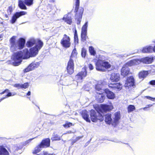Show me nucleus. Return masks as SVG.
Segmentation results:
<instances>
[{
    "instance_id": "obj_1",
    "label": "nucleus",
    "mask_w": 155,
    "mask_h": 155,
    "mask_svg": "<svg viewBox=\"0 0 155 155\" xmlns=\"http://www.w3.org/2000/svg\"><path fill=\"white\" fill-rule=\"evenodd\" d=\"M38 41V43L35 46L30 49V52L26 49L23 50V52L20 51L15 53L13 55V64L15 66L19 65L22 61V58L23 59H28L30 57H34L37 55L43 45V43L41 40Z\"/></svg>"
},
{
    "instance_id": "obj_2",
    "label": "nucleus",
    "mask_w": 155,
    "mask_h": 155,
    "mask_svg": "<svg viewBox=\"0 0 155 155\" xmlns=\"http://www.w3.org/2000/svg\"><path fill=\"white\" fill-rule=\"evenodd\" d=\"M16 37L12 36L10 39V48L11 50L14 51L19 49H22L25 43V40L23 38H20L18 42H15Z\"/></svg>"
},
{
    "instance_id": "obj_3",
    "label": "nucleus",
    "mask_w": 155,
    "mask_h": 155,
    "mask_svg": "<svg viewBox=\"0 0 155 155\" xmlns=\"http://www.w3.org/2000/svg\"><path fill=\"white\" fill-rule=\"evenodd\" d=\"M120 113L116 112L114 113V116L111 118V114L108 113L105 115V122L108 124H111L114 126L118 124L119 120L120 119Z\"/></svg>"
},
{
    "instance_id": "obj_4",
    "label": "nucleus",
    "mask_w": 155,
    "mask_h": 155,
    "mask_svg": "<svg viewBox=\"0 0 155 155\" xmlns=\"http://www.w3.org/2000/svg\"><path fill=\"white\" fill-rule=\"evenodd\" d=\"M77 52L75 48L73 50L71 54L70 59L68 63L67 71L69 74H72L74 72V64L72 58H76Z\"/></svg>"
},
{
    "instance_id": "obj_5",
    "label": "nucleus",
    "mask_w": 155,
    "mask_h": 155,
    "mask_svg": "<svg viewBox=\"0 0 155 155\" xmlns=\"http://www.w3.org/2000/svg\"><path fill=\"white\" fill-rule=\"evenodd\" d=\"M96 69L99 71H104V68L106 69L109 68L111 67V64L107 61L101 59V58L98 60L96 63Z\"/></svg>"
},
{
    "instance_id": "obj_6",
    "label": "nucleus",
    "mask_w": 155,
    "mask_h": 155,
    "mask_svg": "<svg viewBox=\"0 0 155 155\" xmlns=\"http://www.w3.org/2000/svg\"><path fill=\"white\" fill-rule=\"evenodd\" d=\"M60 43L62 46L64 48H69L71 45L70 37L66 34H64L61 40Z\"/></svg>"
},
{
    "instance_id": "obj_7",
    "label": "nucleus",
    "mask_w": 155,
    "mask_h": 155,
    "mask_svg": "<svg viewBox=\"0 0 155 155\" xmlns=\"http://www.w3.org/2000/svg\"><path fill=\"white\" fill-rule=\"evenodd\" d=\"M87 75V71L86 68L85 67L82 68V71L78 73L75 77V79L78 81H80L84 77H86Z\"/></svg>"
},
{
    "instance_id": "obj_8",
    "label": "nucleus",
    "mask_w": 155,
    "mask_h": 155,
    "mask_svg": "<svg viewBox=\"0 0 155 155\" xmlns=\"http://www.w3.org/2000/svg\"><path fill=\"white\" fill-rule=\"evenodd\" d=\"M27 13L25 12L21 11L20 12H16L14 14L12 17L10 22L12 24H14L17 19L21 16L25 15Z\"/></svg>"
},
{
    "instance_id": "obj_9",
    "label": "nucleus",
    "mask_w": 155,
    "mask_h": 155,
    "mask_svg": "<svg viewBox=\"0 0 155 155\" xmlns=\"http://www.w3.org/2000/svg\"><path fill=\"white\" fill-rule=\"evenodd\" d=\"M120 79V76L119 74L113 73L111 74L110 81L111 82H116L119 81Z\"/></svg>"
},
{
    "instance_id": "obj_10",
    "label": "nucleus",
    "mask_w": 155,
    "mask_h": 155,
    "mask_svg": "<svg viewBox=\"0 0 155 155\" xmlns=\"http://www.w3.org/2000/svg\"><path fill=\"white\" fill-rule=\"evenodd\" d=\"M134 85V79L132 76L128 77L126 81L124 86L129 88L130 87L133 86Z\"/></svg>"
},
{
    "instance_id": "obj_11",
    "label": "nucleus",
    "mask_w": 155,
    "mask_h": 155,
    "mask_svg": "<svg viewBox=\"0 0 155 155\" xmlns=\"http://www.w3.org/2000/svg\"><path fill=\"white\" fill-rule=\"evenodd\" d=\"M113 106L111 103L110 105L106 104L101 105V111L102 113L103 112H106V111L111 110L113 109Z\"/></svg>"
},
{
    "instance_id": "obj_12",
    "label": "nucleus",
    "mask_w": 155,
    "mask_h": 155,
    "mask_svg": "<svg viewBox=\"0 0 155 155\" xmlns=\"http://www.w3.org/2000/svg\"><path fill=\"white\" fill-rule=\"evenodd\" d=\"M99 115V113H96L94 110H91V120L93 122H96L97 121V115Z\"/></svg>"
},
{
    "instance_id": "obj_13",
    "label": "nucleus",
    "mask_w": 155,
    "mask_h": 155,
    "mask_svg": "<svg viewBox=\"0 0 155 155\" xmlns=\"http://www.w3.org/2000/svg\"><path fill=\"white\" fill-rule=\"evenodd\" d=\"M140 63L139 59H135L131 60L128 62L124 65L127 67H131L132 66L137 65Z\"/></svg>"
},
{
    "instance_id": "obj_14",
    "label": "nucleus",
    "mask_w": 155,
    "mask_h": 155,
    "mask_svg": "<svg viewBox=\"0 0 155 155\" xmlns=\"http://www.w3.org/2000/svg\"><path fill=\"white\" fill-rule=\"evenodd\" d=\"M121 75L124 77L130 73V69L124 65L122 68L121 71Z\"/></svg>"
},
{
    "instance_id": "obj_15",
    "label": "nucleus",
    "mask_w": 155,
    "mask_h": 155,
    "mask_svg": "<svg viewBox=\"0 0 155 155\" xmlns=\"http://www.w3.org/2000/svg\"><path fill=\"white\" fill-rule=\"evenodd\" d=\"M39 40H35L34 38H32L30 39L27 42L26 45L27 47H30L38 43V41Z\"/></svg>"
},
{
    "instance_id": "obj_16",
    "label": "nucleus",
    "mask_w": 155,
    "mask_h": 155,
    "mask_svg": "<svg viewBox=\"0 0 155 155\" xmlns=\"http://www.w3.org/2000/svg\"><path fill=\"white\" fill-rule=\"evenodd\" d=\"M108 86L110 88L114 89H117V90H120L122 88V85L120 83L116 84H110Z\"/></svg>"
},
{
    "instance_id": "obj_17",
    "label": "nucleus",
    "mask_w": 155,
    "mask_h": 155,
    "mask_svg": "<svg viewBox=\"0 0 155 155\" xmlns=\"http://www.w3.org/2000/svg\"><path fill=\"white\" fill-rule=\"evenodd\" d=\"M104 92H97L98 95L96 96V99L97 101L100 102L102 103L104 101L105 98L104 94H103Z\"/></svg>"
},
{
    "instance_id": "obj_18",
    "label": "nucleus",
    "mask_w": 155,
    "mask_h": 155,
    "mask_svg": "<svg viewBox=\"0 0 155 155\" xmlns=\"http://www.w3.org/2000/svg\"><path fill=\"white\" fill-rule=\"evenodd\" d=\"M106 93L107 97L109 99H113L115 97L114 93L110 91L109 89H106L104 90V91Z\"/></svg>"
},
{
    "instance_id": "obj_19",
    "label": "nucleus",
    "mask_w": 155,
    "mask_h": 155,
    "mask_svg": "<svg viewBox=\"0 0 155 155\" xmlns=\"http://www.w3.org/2000/svg\"><path fill=\"white\" fill-rule=\"evenodd\" d=\"M104 84L101 81H99L97 84L96 85L95 89L98 91H100L101 92H104V90L103 87Z\"/></svg>"
},
{
    "instance_id": "obj_20",
    "label": "nucleus",
    "mask_w": 155,
    "mask_h": 155,
    "mask_svg": "<svg viewBox=\"0 0 155 155\" xmlns=\"http://www.w3.org/2000/svg\"><path fill=\"white\" fill-rule=\"evenodd\" d=\"M50 144V140L47 138L43 140L41 143L40 146L42 148L46 147H49Z\"/></svg>"
},
{
    "instance_id": "obj_21",
    "label": "nucleus",
    "mask_w": 155,
    "mask_h": 155,
    "mask_svg": "<svg viewBox=\"0 0 155 155\" xmlns=\"http://www.w3.org/2000/svg\"><path fill=\"white\" fill-rule=\"evenodd\" d=\"M81 115L83 119L87 122H90V120L89 117L88 113L86 110H83L81 112Z\"/></svg>"
},
{
    "instance_id": "obj_22",
    "label": "nucleus",
    "mask_w": 155,
    "mask_h": 155,
    "mask_svg": "<svg viewBox=\"0 0 155 155\" xmlns=\"http://www.w3.org/2000/svg\"><path fill=\"white\" fill-rule=\"evenodd\" d=\"M139 60L140 61V63L141 62H142L145 64H149L152 62L153 59L151 58L146 57L143 58H142L140 60Z\"/></svg>"
},
{
    "instance_id": "obj_23",
    "label": "nucleus",
    "mask_w": 155,
    "mask_h": 155,
    "mask_svg": "<svg viewBox=\"0 0 155 155\" xmlns=\"http://www.w3.org/2000/svg\"><path fill=\"white\" fill-rule=\"evenodd\" d=\"M150 71H143L140 72L139 73V77L140 78L143 79L146 77Z\"/></svg>"
},
{
    "instance_id": "obj_24",
    "label": "nucleus",
    "mask_w": 155,
    "mask_h": 155,
    "mask_svg": "<svg viewBox=\"0 0 155 155\" xmlns=\"http://www.w3.org/2000/svg\"><path fill=\"white\" fill-rule=\"evenodd\" d=\"M142 51L144 53L151 52H152V47L151 46H146L143 48Z\"/></svg>"
},
{
    "instance_id": "obj_25",
    "label": "nucleus",
    "mask_w": 155,
    "mask_h": 155,
    "mask_svg": "<svg viewBox=\"0 0 155 155\" xmlns=\"http://www.w3.org/2000/svg\"><path fill=\"white\" fill-rule=\"evenodd\" d=\"M8 152L3 146H0V155H8Z\"/></svg>"
},
{
    "instance_id": "obj_26",
    "label": "nucleus",
    "mask_w": 155,
    "mask_h": 155,
    "mask_svg": "<svg viewBox=\"0 0 155 155\" xmlns=\"http://www.w3.org/2000/svg\"><path fill=\"white\" fill-rule=\"evenodd\" d=\"M63 20L66 22L68 24H71L72 22V19L71 17L64 15L63 19Z\"/></svg>"
},
{
    "instance_id": "obj_27",
    "label": "nucleus",
    "mask_w": 155,
    "mask_h": 155,
    "mask_svg": "<svg viewBox=\"0 0 155 155\" xmlns=\"http://www.w3.org/2000/svg\"><path fill=\"white\" fill-rule=\"evenodd\" d=\"M24 3V1L19 0L18 1V5L19 7L21 9H26L27 7Z\"/></svg>"
},
{
    "instance_id": "obj_28",
    "label": "nucleus",
    "mask_w": 155,
    "mask_h": 155,
    "mask_svg": "<svg viewBox=\"0 0 155 155\" xmlns=\"http://www.w3.org/2000/svg\"><path fill=\"white\" fill-rule=\"evenodd\" d=\"M75 12L76 13V17L78 14V10L79 8V4H80V1L79 0H75Z\"/></svg>"
},
{
    "instance_id": "obj_29",
    "label": "nucleus",
    "mask_w": 155,
    "mask_h": 155,
    "mask_svg": "<svg viewBox=\"0 0 155 155\" xmlns=\"http://www.w3.org/2000/svg\"><path fill=\"white\" fill-rule=\"evenodd\" d=\"M83 11L84 9L82 8H81L80 9V12L79 13V18H79L78 19V21L77 22V24L78 25H79L80 23L82 17V15L83 13Z\"/></svg>"
},
{
    "instance_id": "obj_30",
    "label": "nucleus",
    "mask_w": 155,
    "mask_h": 155,
    "mask_svg": "<svg viewBox=\"0 0 155 155\" xmlns=\"http://www.w3.org/2000/svg\"><path fill=\"white\" fill-rule=\"evenodd\" d=\"M51 139L53 140H58L61 139V137L57 134H54L52 135Z\"/></svg>"
},
{
    "instance_id": "obj_31",
    "label": "nucleus",
    "mask_w": 155,
    "mask_h": 155,
    "mask_svg": "<svg viewBox=\"0 0 155 155\" xmlns=\"http://www.w3.org/2000/svg\"><path fill=\"white\" fill-rule=\"evenodd\" d=\"M24 3L27 6H30L33 4V0H24Z\"/></svg>"
},
{
    "instance_id": "obj_32",
    "label": "nucleus",
    "mask_w": 155,
    "mask_h": 155,
    "mask_svg": "<svg viewBox=\"0 0 155 155\" xmlns=\"http://www.w3.org/2000/svg\"><path fill=\"white\" fill-rule=\"evenodd\" d=\"M42 148V147H41L40 144L35 148V150L33 152V153L35 154L39 152L41 150V148Z\"/></svg>"
},
{
    "instance_id": "obj_33",
    "label": "nucleus",
    "mask_w": 155,
    "mask_h": 155,
    "mask_svg": "<svg viewBox=\"0 0 155 155\" xmlns=\"http://www.w3.org/2000/svg\"><path fill=\"white\" fill-rule=\"evenodd\" d=\"M89 52L91 55H95L96 54V52L93 47L91 46L89 47Z\"/></svg>"
},
{
    "instance_id": "obj_34",
    "label": "nucleus",
    "mask_w": 155,
    "mask_h": 155,
    "mask_svg": "<svg viewBox=\"0 0 155 155\" xmlns=\"http://www.w3.org/2000/svg\"><path fill=\"white\" fill-rule=\"evenodd\" d=\"M135 109V108L134 105H129L128 106L127 108L128 112V113L130 112L133 111Z\"/></svg>"
},
{
    "instance_id": "obj_35",
    "label": "nucleus",
    "mask_w": 155,
    "mask_h": 155,
    "mask_svg": "<svg viewBox=\"0 0 155 155\" xmlns=\"http://www.w3.org/2000/svg\"><path fill=\"white\" fill-rule=\"evenodd\" d=\"M88 26V22H86L82 27L81 31H87Z\"/></svg>"
},
{
    "instance_id": "obj_36",
    "label": "nucleus",
    "mask_w": 155,
    "mask_h": 155,
    "mask_svg": "<svg viewBox=\"0 0 155 155\" xmlns=\"http://www.w3.org/2000/svg\"><path fill=\"white\" fill-rule=\"evenodd\" d=\"M30 65L31 67L32 70L37 67L38 66V63H32L30 64Z\"/></svg>"
},
{
    "instance_id": "obj_37",
    "label": "nucleus",
    "mask_w": 155,
    "mask_h": 155,
    "mask_svg": "<svg viewBox=\"0 0 155 155\" xmlns=\"http://www.w3.org/2000/svg\"><path fill=\"white\" fill-rule=\"evenodd\" d=\"M103 116L104 115L101 114L99 113V115H97V120H99L101 121H102L104 120Z\"/></svg>"
},
{
    "instance_id": "obj_38",
    "label": "nucleus",
    "mask_w": 155,
    "mask_h": 155,
    "mask_svg": "<svg viewBox=\"0 0 155 155\" xmlns=\"http://www.w3.org/2000/svg\"><path fill=\"white\" fill-rule=\"evenodd\" d=\"M31 71H32V69L30 64L24 70V72L26 73Z\"/></svg>"
},
{
    "instance_id": "obj_39",
    "label": "nucleus",
    "mask_w": 155,
    "mask_h": 155,
    "mask_svg": "<svg viewBox=\"0 0 155 155\" xmlns=\"http://www.w3.org/2000/svg\"><path fill=\"white\" fill-rule=\"evenodd\" d=\"M72 125V124L71 123L67 122L64 124L63 125V126L65 127H69Z\"/></svg>"
},
{
    "instance_id": "obj_40",
    "label": "nucleus",
    "mask_w": 155,
    "mask_h": 155,
    "mask_svg": "<svg viewBox=\"0 0 155 155\" xmlns=\"http://www.w3.org/2000/svg\"><path fill=\"white\" fill-rule=\"evenodd\" d=\"M13 11V8L12 6H9L8 7L7 10V13L8 15H9L11 14L12 11Z\"/></svg>"
},
{
    "instance_id": "obj_41",
    "label": "nucleus",
    "mask_w": 155,
    "mask_h": 155,
    "mask_svg": "<svg viewBox=\"0 0 155 155\" xmlns=\"http://www.w3.org/2000/svg\"><path fill=\"white\" fill-rule=\"evenodd\" d=\"M21 88L25 89L27 88L28 86V83H25L24 84H21Z\"/></svg>"
},
{
    "instance_id": "obj_42",
    "label": "nucleus",
    "mask_w": 155,
    "mask_h": 155,
    "mask_svg": "<svg viewBox=\"0 0 155 155\" xmlns=\"http://www.w3.org/2000/svg\"><path fill=\"white\" fill-rule=\"evenodd\" d=\"M12 96V94L11 92H8V94L5 96V97H3L0 99V101H2L7 97Z\"/></svg>"
},
{
    "instance_id": "obj_43",
    "label": "nucleus",
    "mask_w": 155,
    "mask_h": 155,
    "mask_svg": "<svg viewBox=\"0 0 155 155\" xmlns=\"http://www.w3.org/2000/svg\"><path fill=\"white\" fill-rule=\"evenodd\" d=\"M86 50L84 48H83L81 51V55L82 57H85L86 55Z\"/></svg>"
},
{
    "instance_id": "obj_44",
    "label": "nucleus",
    "mask_w": 155,
    "mask_h": 155,
    "mask_svg": "<svg viewBox=\"0 0 155 155\" xmlns=\"http://www.w3.org/2000/svg\"><path fill=\"white\" fill-rule=\"evenodd\" d=\"M74 40L75 42L76 43L77 42V43H78V35L77 33H75L74 34Z\"/></svg>"
},
{
    "instance_id": "obj_45",
    "label": "nucleus",
    "mask_w": 155,
    "mask_h": 155,
    "mask_svg": "<svg viewBox=\"0 0 155 155\" xmlns=\"http://www.w3.org/2000/svg\"><path fill=\"white\" fill-rule=\"evenodd\" d=\"M14 86L18 89L21 88V84H15L14 85Z\"/></svg>"
},
{
    "instance_id": "obj_46",
    "label": "nucleus",
    "mask_w": 155,
    "mask_h": 155,
    "mask_svg": "<svg viewBox=\"0 0 155 155\" xmlns=\"http://www.w3.org/2000/svg\"><path fill=\"white\" fill-rule=\"evenodd\" d=\"M86 35H84L81 34V37L82 39L84 41H85L86 39Z\"/></svg>"
},
{
    "instance_id": "obj_47",
    "label": "nucleus",
    "mask_w": 155,
    "mask_h": 155,
    "mask_svg": "<svg viewBox=\"0 0 155 155\" xmlns=\"http://www.w3.org/2000/svg\"><path fill=\"white\" fill-rule=\"evenodd\" d=\"M9 90L8 89H5L4 91L0 93V94L1 95H2L3 94H4L6 92H8L9 91Z\"/></svg>"
},
{
    "instance_id": "obj_48",
    "label": "nucleus",
    "mask_w": 155,
    "mask_h": 155,
    "mask_svg": "<svg viewBox=\"0 0 155 155\" xmlns=\"http://www.w3.org/2000/svg\"><path fill=\"white\" fill-rule=\"evenodd\" d=\"M145 97L147 98V99L152 101H153V99H155V98H153L150 96H145Z\"/></svg>"
},
{
    "instance_id": "obj_49",
    "label": "nucleus",
    "mask_w": 155,
    "mask_h": 155,
    "mask_svg": "<svg viewBox=\"0 0 155 155\" xmlns=\"http://www.w3.org/2000/svg\"><path fill=\"white\" fill-rule=\"evenodd\" d=\"M150 84L155 85V80L151 81L150 82Z\"/></svg>"
},
{
    "instance_id": "obj_50",
    "label": "nucleus",
    "mask_w": 155,
    "mask_h": 155,
    "mask_svg": "<svg viewBox=\"0 0 155 155\" xmlns=\"http://www.w3.org/2000/svg\"><path fill=\"white\" fill-rule=\"evenodd\" d=\"M89 68L91 70H92L93 69V67L91 64H89Z\"/></svg>"
},
{
    "instance_id": "obj_51",
    "label": "nucleus",
    "mask_w": 155,
    "mask_h": 155,
    "mask_svg": "<svg viewBox=\"0 0 155 155\" xmlns=\"http://www.w3.org/2000/svg\"><path fill=\"white\" fill-rule=\"evenodd\" d=\"M87 31H81V34L87 35Z\"/></svg>"
},
{
    "instance_id": "obj_52",
    "label": "nucleus",
    "mask_w": 155,
    "mask_h": 155,
    "mask_svg": "<svg viewBox=\"0 0 155 155\" xmlns=\"http://www.w3.org/2000/svg\"><path fill=\"white\" fill-rule=\"evenodd\" d=\"M155 52V46L153 47V48L152 47V51Z\"/></svg>"
},
{
    "instance_id": "obj_53",
    "label": "nucleus",
    "mask_w": 155,
    "mask_h": 155,
    "mask_svg": "<svg viewBox=\"0 0 155 155\" xmlns=\"http://www.w3.org/2000/svg\"><path fill=\"white\" fill-rule=\"evenodd\" d=\"M31 94V92L30 91H28V92L27 93V95L28 96H29Z\"/></svg>"
},
{
    "instance_id": "obj_54",
    "label": "nucleus",
    "mask_w": 155,
    "mask_h": 155,
    "mask_svg": "<svg viewBox=\"0 0 155 155\" xmlns=\"http://www.w3.org/2000/svg\"><path fill=\"white\" fill-rule=\"evenodd\" d=\"M152 104H149L147 105V108H149V107H150L152 106Z\"/></svg>"
},
{
    "instance_id": "obj_55",
    "label": "nucleus",
    "mask_w": 155,
    "mask_h": 155,
    "mask_svg": "<svg viewBox=\"0 0 155 155\" xmlns=\"http://www.w3.org/2000/svg\"><path fill=\"white\" fill-rule=\"evenodd\" d=\"M82 137H78L76 138L77 140H78L80 139V138H81Z\"/></svg>"
},
{
    "instance_id": "obj_56",
    "label": "nucleus",
    "mask_w": 155,
    "mask_h": 155,
    "mask_svg": "<svg viewBox=\"0 0 155 155\" xmlns=\"http://www.w3.org/2000/svg\"><path fill=\"white\" fill-rule=\"evenodd\" d=\"M12 96L15 95L16 94V93L15 92L12 93Z\"/></svg>"
},
{
    "instance_id": "obj_57",
    "label": "nucleus",
    "mask_w": 155,
    "mask_h": 155,
    "mask_svg": "<svg viewBox=\"0 0 155 155\" xmlns=\"http://www.w3.org/2000/svg\"><path fill=\"white\" fill-rule=\"evenodd\" d=\"M71 133H72V132H71V131H68L67 132V133H68V134H71Z\"/></svg>"
},
{
    "instance_id": "obj_58",
    "label": "nucleus",
    "mask_w": 155,
    "mask_h": 155,
    "mask_svg": "<svg viewBox=\"0 0 155 155\" xmlns=\"http://www.w3.org/2000/svg\"><path fill=\"white\" fill-rule=\"evenodd\" d=\"M147 107H145L143 108V110H146V109H147Z\"/></svg>"
},
{
    "instance_id": "obj_59",
    "label": "nucleus",
    "mask_w": 155,
    "mask_h": 155,
    "mask_svg": "<svg viewBox=\"0 0 155 155\" xmlns=\"http://www.w3.org/2000/svg\"><path fill=\"white\" fill-rule=\"evenodd\" d=\"M5 17L7 18H8V15H7V14H5Z\"/></svg>"
},
{
    "instance_id": "obj_60",
    "label": "nucleus",
    "mask_w": 155,
    "mask_h": 155,
    "mask_svg": "<svg viewBox=\"0 0 155 155\" xmlns=\"http://www.w3.org/2000/svg\"><path fill=\"white\" fill-rule=\"evenodd\" d=\"M35 138H35H33L31 139H30L29 140H32L33 139H34Z\"/></svg>"
},
{
    "instance_id": "obj_61",
    "label": "nucleus",
    "mask_w": 155,
    "mask_h": 155,
    "mask_svg": "<svg viewBox=\"0 0 155 155\" xmlns=\"http://www.w3.org/2000/svg\"><path fill=\"white\" fill-rule=\"evenodd\" d=\"M138 52L137 51L135 53H136V52Z\"/></svg>"
},
{
    "instance_id": "obj_62",
    "label": "nucleus",
    "mask_w": 155,
    "mask_h": 155,
    "mask_svg": "<svg viewBox=\"0 0 155 155\" xmlns=\"http://www.w3.org/2000/svg\"><path fill=\"white\" fill-rule=\"evenodd\" d=\"M127 56H129V55H130V54H129V55H128V54H127Z\"/></svg>"
},
{
    "instance_id": "obj_63",
    "label": "nucleus",
    "mask_w": 155,
    "mask_h": 155,
    "mask_svg": "<svg viewBox=\"0 0 155 155\" xmlns=\"http://www.w3.org/2000/svg\"><path fill=\"white\" fill-rule=\"evenodd\" d=\"M124 57H126V56H125V55H124Z\"/></svg>"
}]
</instances>
